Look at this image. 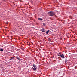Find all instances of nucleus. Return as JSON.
Segmentation results:
<instances>
[{"instance_id": "nucleus-1", "label": "nucleus", "mask_w": 77, "mask_h": 77, "mask_svg": "<svg viewBox=\"0 0 77 77\" xmlns=\"http://www.w3.org/2000/svg\"><path fill=\"white\" fill-rule=\"evenodd\" d=\"M48 14L49 16H51V17H52V16H53L54 15V12L53 11L49 12Z\"/></svg>"}, {"instance_id": "nucleus-2", "label": "nucleus", "mask_w": 77, "mask_h": 77, "mask_svg": "<svg viewBox=\"0 0 77 77\" xmlns=\"http://www.w3.org/2000/svg\"><path fill=\"white\" fill-rule=\"evenodd\" d=\"M32 66L34 67V68H33V70H34V71H36V70L37 69H36V68H37V67L35 66V64H33Z\"/></svg>"}, {"instance_id": "nucleus-3", "label": "nucleus", "mask_w": 77, "mask_h": 77, "mask_svg": "<svg viewBox=\"0 0 77 77\" xmlns=\"http://www.w3.org/2000/svg\"><path fill=\"white\" fill-rule=\"evenodd\" d=\"M60 57L63 59H65V56H64V55H63V54H61Z\"/></svg>"}, {"instance_id": "nucleus-4", "label": "nucleus", "mask_w": 77, "mask_h": 77, "mask_svg": "<svg viewBox=\"0 0 77 77\" xmlns=\"http://www.w3.org/2000/svg\"><path fill=\"white\" fill-rule=\"evenodd\" d=\"M41 31L42 32H45V30L44 28L42 29Z\"/></svg>"}, {"instance_id": "nucleus-5", "label": "nucleus", "mask_w": 77, "mask_h": 77, "mask_svg": "<svg viewBox=\"0 0 77 77\" xmlns=\"http://www.w3.org/2000/svg\"><path fill=\"white\" fill-rule=\"evenodd\" d=\"M17 59L18 60V61L17 62L18 63H20V58L17 57Z\"/></svg>"}, {"instance_id": "nucleus-6", "label": "nucleus", "mask_w": 77, "mask_h": 77, "mask_svg": "<svg viewBox=\"0 0 77 77\" xmlns=\"http://www.w3.org/2000/svg\"><path fill=\"white\" fill-rule=\"evenodd\" d=\"M38 20H40V21H42V19L40 18H38Z\"/></svg>"}, {"instance_id": "nucleus-7", "label": "nucleus", "mask_w": 77, "mask_h": 77, "mask_svg": "<svg viewBox=\"0 0 77 77\" xmlns=\"http://www.w3.org/2000/svg\"><path fill=\"white\" fill-rule=\"evenodd\" d=\"M48 33H49V30L47 31L46 32V34H48Z\"/></svg>"}, {"instance_id": "nucleus-8", "label": "nucleus", "mask_w": 77, "mask_h": 77, "mask_svg": "<svg viewBox=\"0 0 77 77\" xmlns=\"http://www.w3.org/2000/svg\"><path fill=\"white\" fill-rule=\"evenodd\" d=\"M0 51H3V49H1L0 50Z\"/></svg>"}, {"instance_id": "nucleus-9", "label": "nucleus", "mask_w": 77, "mask_h": 77, "mask_svg": "<svg viewBox=\"0 0 77 77\" xmlns=\"http://www.w3.org/2000/svg\"><path fill=\"white\" fill-rule=\"evenodd\" d=\"M61 55V54H58V56H60Z\"/></svg>"}, {"instance_id": "nucleus-10", "label": "nucleus", "mask_w": 77, "mask_h": 77, "mask_svg": "<svg viewBox=\"0 0 77 77\" xmlns=\"http://www.w3.org/2000/svg\"><path fill=\"white\" fill-rule=\"evenodd\" d=\"M43 26H45V23H43Z\"/></svg>"}, {"instance_id": "nucleus-11", "label": "nucleus", "mask_w": 77, "mask_h": 77, "mask_svg": "<svg viewBox=\"0 0 77 77\" xmlns=\"http://www.w3.org/2000/svg\"><path fill=\"white\" fill-rule=\"evenodd\" d=\"M21 49H22V50H24V49H23V48H21Z\"/></svg>"}, {"instance_id": "nucleus-12", "label": "nucleus", "mask_w": 77, "mask_h": 77, "mask_svg": "<svg viewBox=\"0 0 77 77\" xmlns=\"http://www.w3.org/2000/svg\"><path fill=\"white\" fill-rule=\"evenodd\" d=\"M14 57H12L11 58V59H14Z\"/></svg>"}, {"instance_id": "nucleus-13", "label": "nucleus", "mask_w": 77, "mask_h": 77, "mask_svg": "<svg viewBox=\"0 0 77 77\" xmlns=\"http://www.w3.org/2000/svg\"><path fill=\"white\" fill-rule=\"evenodd\" d=\"M6 24H8V22H6Z\"/></svg>"}, {"instance_id": "nucleus-14", "label": "nucleus", "mask_w": 77, "mask_h": 77, "mask_svg": "<svg viewBox=\"0 0 77 77\" xmlns=\"http://www.w3.org/2000/svg\"><path fill=\"white\" fill-rule=\"evenodd\" d=\"M65 60L66 61V60H67V59H66Z\"/></svg>"}]
</instances>
